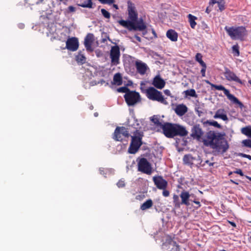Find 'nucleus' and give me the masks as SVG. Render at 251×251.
<instances>
[{
  "instance_id": "obj_24",
  "label": "nucleus",
  "mask_w": 251,
  "mask_h": 251,
  "mask_svg": "<svg viewBox=\"0 0 251 251\" xmlns=\"http://www.w3.org/2000/svg\"><path fill=\"white\" fill-rule=\"evenodd\" d=\"M119 23L120 25L124 27L127 28L129 30H133L134 28V22L132 21H125L121 20L119 21Z\"/></svg>"
},
{
  "instance_id": "obj_17",
  "label": "nucleus",
  "mask_w": 251,
  "mask_h": 251,
  "mask_svg": "<svg viewBox=\"0 0 251 251\" xmlns=\"http://www.w3.org/2000/svg\"><path fill=\"white\" fill-rule=\"evenodd\" d=\"M135 67L137 72L141 75H145L149 69L147 65L141 61H136L135 62Z\"/></svg>"
},
{
  "instance_id": "obj_20",
  "label": "nucleus",
  "mask_w": 251,
  "mask_h": 251,
  "mask_svg": "<svg viewBox=\"0 0 251 251\" xmlns=\"http://www.w3.org/2000/svg\"><path fill=\"white\" fill-rule=\"evenodd\" d=\"M201 122L204 127L213 126L219 129L222 128V126L216 121L205 120V119H202L201 120Z\"/></svg>"
},
{
  "instance_id": "obj_30",
  "label": "nucleus",
  "mask_w": 251,
  "mask_h": 251,
  "mask_svg": "<svg viewBox=\"0 0 251 251\" xmlns=\"http://www.w3.org/2000/svg\"><path fill=\"white\" fill-rule=\"evenodd\" d=\"M217 4L219 9L222 11L225 9V1H211L209 2V4L211 5H213L215 4Z\"/></svg>"
},
{
  "instance_id": "obj_7",
  "label": "nucleus",
  "mask_w": 251,
  "mask_h": 251,
  "mask_svg": "<svg viewBox=\"0 0 251 251\" xmlns=\"http://www.w3.org/2000/svg\"><path fill=\"white\" fill-rule=\"evenodd\" d=\"M138 171L144 174L150 175L152 173L151 164L145 158H140L137 164Z\"/></svg>"
},
{
  "instance_id": "obj_54",
  "label": "nucleus",
  "mask_w": 251,
  "mask_h": 251,
  "mask_svg": "<svg viewBox=\"0 0 251 251\" xmlns=\"http://www.w3.org/2000/svg\"><path fill=\"white\" fill-rule=\"evenodd\" d=\"M164 93L165 95H166L167 96H171V92L169 90H168V89L165 90L164 91Z\"/></svg>"
},
{
  "instance_id": "obj_39",
  "label": "nucleus",
  "mask_w": 251,
  "mask_h": 251,
  "mask_svg": "<svg viewBox=\"0 0 251 251\" xmlns=\"http://www.w3.org/2000/svg\"><path fill=\"white\" fill-rule=\"evenodd\" d=\"M202 56L201 53H197L195 56V60L198 62L200 64L203 65L204 64H206L202 59Z\"/></svg>"
},
{
  "instance_id": "obj_57",
  "label": "nucleus",
  "mask_w": 251,
  "mask_h": 251,
  "mask_svg": "<svg viewBox=\"0 0 251 251\" xmlns=\"http://www.w3.org/2000/svg\"><path fill=\"white\" fill-rule=\"evenodd\" d=\"M240 156H242L243 157H245V158H246L247 157V154H245V153H240V155H239Z\"/></svg>"
},
{
  "instance_id": "obj_19",
  "label": "nucleus",
  "mask_w": 251,
  "mask_h": 251,
  "mask_svg": "<svg viewBox=\"0 0 251 251\" xmlns=\"http://www.w3.org/2000/svg\"><path fill=\"white\" fill-rule=\"evenodd\" d=\"M179 196L181 198V204H184L186 206H189L190 205L189 202L190 194L188 191L185 190L182 191L181 192Z\"/></svg>"
},
{
  "instance_id": "obj_31",
  "label": "nucleus",
  "mask_w": 251,
  "mask_h": 251,
  "mask_svg": "<svg viewBox=\"0 0 251 251\" xmlns=\"http://www.w3.org/2000/svg\"><path fill=\"white\" fill-rule=\"evenodd\" d=\"M151 121L153 123L156 127H159L161 129L162 128L163 124H162V123L160 122V120L157 116L154 115L152 117L151 119Z\"/></svg>"
},
{
  "instance_id": "obj_21",
  "label": "nucleus",
  "mask_w": 251,
  "mask_h": 251,
  "mask_svg": "<svg viewBox=\"0 0 251 251\" xmlns=\"http://www.w3.org/2000/svg\"><path fill=\"white\" fill-rule=\"evenodd\" d=\"M214 119H221L224 121H228V119L224 109H218L213 116Z\"/></svg>"
},
{
  "instance_id": "obj_15",
  "label": "nucleus",
  "mask_w": 251,
  "mask_h": 251,
  "mask_svg": "<svg viewBox=\"0 0 251 251\" xmlns=\"http://www.w3.org/2000/svg\"><path fill=\"white\" fill-rule=\"evenodd\" d=\"M128 18L132 22H136L138 19V14L135 10L134 4L131 1H128Z\"/></svg>"
},
{
  "instance_id": "obj_2",
  "label": "nucleus",
  "mask_w": 251,
  "mask_h": 251,
  "mask_svg": "<svg viewBox=\"0 0 251 251\" xmlns=\"http://www.w3.org/2000/svg\"><path fill=\"white\" fill-rule=\"evenodd\" d=\"M162 129L164 135L169 138H173L177 136H186L188 133L185 127L178 124L168 122L163 124Z\"/></svg>"
},
{
  "instance_id": "obj_27",
  "label": "nucleus",
  "mask_w": 251,
  "mask_h": 251,
  "mask_svg": "<svg viewBox=\"0 0 251 251\" xmlns=\"http://www.w3.org/2000/svg\"><path fill=\"white\" fill-rule=\"evenodd\" d=\"M113 82L115 84L121 85L122 84L123 80L121 74L118 73L115 74L113 77Z\"/></svg>"
},
{
  "instance_id": "obj_11",
  "label": "nucleus",
  "mask_w": 251,
  "mask_h": 251,
  "mask_svg": "<svg viewBox=\"0 0 251 251\" xmlns=\"http://www.w3.org/2000/svg\"><path fill=\"white\" fill-rule=\"evenodd\" d=\"M203 134L204 131L199 124H196L192 127L190 136L193 139L199 141L203 136Z\"/></svg>"
},
{
  "instance_id": "obj_60",
  "label": "nucleus",
  "mask_w": 251,
  "mask_h": 251,
  "mask_svg": "<svg viewBox=\"0 0 251 251\" xmlns=\"http://www.w3.org/2000/svg\"><path fill=\"white\" fill-rule=\"evenodd\" d=\"M152 33L153 34V35H154V36H155V37H157V35H156V33H155V31L153 29H152Z\"/></svg>"
},
{
  "instance_id": "obj_16",
  "label": "nucleus",
  "mask_w": 251,
  "mask_h": 251,
  "mask_svg": "<svg viewBox=\"0 0 251 251\" xmlns=\"http://www.w3.org/2000/svg\"><path fill=\"white\" fill-rule=\"evenodd\" d=\"M95 40L94 35L93 33H88L84 38V45L88 51H93L92 45Z\"/></svg>"
},
{
  "instance_id": "obj_22",
  "label": "nucleus",
  "mask_w": 251,
  "mask_h": 251,
  "mask_svg": "<svg viewBox=\"0 0 251 251\" xmlns=\"http://www.w3.org/2000/svg\"><path fill=\"white\" fill-rule=\"evenodd\" d=\"M187 107L183 104L177 105L175 109L176 113L179 116L184 115L187 112Z\"/></svg>"
},
{
  "instance_id": "obj_13",
  "label": "nucleus",
  "mask_w": 251,
  "mask_h": 251,
  "mask_svg": "<svg viewBox=\"0 0 251 251\" xmlns=\"http://www.w3.org/2000/svg\"><path fill=\"white\" fill-rule=\"evenodd\" d=\"M66 48L68 50L75 51H76L79 47L78 40L76 37L69 38L66 42Z\"/></svg>"
},
{
  "instance_id": "obj_1",
  "label": "nucleus",
  "mask_w": 251,
  "mask_h": 251,
  "mask_svg": "<svg viewBox=\"0 0 251 251\" xmlns=\"http://www.w3.org/2000/svg\"><path fill=\"white\" fill-rule=\"evenodd\" d=\"M203 143L206 147H209L218 153L223 154L226 152L229 146L227 141L224 139L223 135L219 132L210 130L206 133Z\"/></svg>"
},
{
  "instance_id": "obj_56",
  "label": "nucleus",
  "mask_w": 251,
  "mask_h": 251,
  "mask_svg": "<svg viewBox=\"0 0 251 251\" xmlns=\"http://www.w3.org/2000/svg\"><path fill=\"white\" fill-rule=\"evenodd\" d=\"M197 112V114H198V115L200 117L201 116V114L202 113V112L201 111H199L198 110H196Z\"/></svg>"
},
{
  "instance_id": "obj_32",
  "label": "nucleus",
  "mask_w": 251,
  "mask_h": 251,
  "mask_svg": "<svg viewBox=\"0 0 251 251\" xmlns=\"http://www.w3.org/2000/svg\"><path fill=\"white\" fill-rule=\"evenodd\" d=\"M75 60L78 63L83 64L86 62V57L83 54L79 52L78 54L75 56Z\"/></svg>"
},
{
  "instance_id": "obj_36",
  "label": "nucleus",
  "mask_w": 251,
  "mask_h": 251,
  "mask_svg": "<svg viewBox=\"0 0 251 251\" xmlns=\"http://www.w3.org/2000/svg\"><path fill=\"white\" fill-rule=\"evenodd\" d=\"M241 132L243 134H244L251 138V127L246 126V127L242 128L241 129Z\"/></svg>"
},
{
  "instance_id": "obj_12",
  "label": "nucleus",
  "mask_w": 251,
  "mask_h": 251,
  "mask_svg": "<svg viewBox=\"0 0 251 251\" xmlns=\"http://www.w3.org/2000/svg\"><path fill=\"white\" fill-rule=\"evenodd\" d=\"M224 69L225 72L224 73V75L226 80L229 81H233L241 84H243L242 81L233 72L230 70L227 67H225Z\"/></svg>"
},
{
  "instance_id": "obj_3",
  "label": "nucleus",
  "mask_w": 251,
  "mask_h": 251,
  "mask_svg": "<svg viewBox=\"0 0 251 251\" xmlns=\"http://www.w3.org/2000/svg\"><path fill=\"white\" fill-rule=\"evenodd\" d=\"M143 136V132L138 130H136L134 132V135L131 136V142L128 149L129 153L135 154L137 152L143 144L142 139Z\"/></svg>"
},
{
  "instance_id": "obj_58",
  "label": "nucleus",
  "mask_w": 251,
  "mask_h": 251,
  "mask_svg": "<svg viewBox=\"0 0 251 251\" xmlns=\"http://www.w3.org/2000/svg\"><path fill=\"white\" fill-rule=\"evenodd\" d=\"M230 181L231 183H233V184H236V185H238V184H239V183H238V182H236V181H234V180H232V179H230Z\"/></svg>"
},
{
  "instance_id": "obj_18",
  "label": "nucleus",
  "mask_w": 251,
  "mask_h": 251,
  "mask_svg": "<svg viewBox=\"0 0 251 251\" xmlns=\"http://www.w3.org/2000/svg\"><path fill=\"white\" fill-rule=\"evenodd\" d=\"M152 84L155 88L161 89L165 86V82L159 75H157L154 77Z\"/></svg>"
},
{
  "instance_id": "obj_14",
  "label": "nucleus",
  "mask_w": 251,
  "mask_h": 251,
  "mask_svg": "<svg viewBox=\"0 0 251 251\" xmlns=\"http://www.w3.org/2000/svg\"><path fill=\"white\" fill-rule=\"evenodd\" d=\"M152 179L154 184L158 189L160 190L166 189L168 182L162 176H154Z\"/></svg>"
},
{
  "instance_id": "obj_48",
  "label": "nucleus",
  "mask_w": 251,
  "mask_h": 251,
  "mask_svg": "<svg viewBox=\"0 0 251 251\" xmlns=\"http://www.w3.org/2000/svg\"><path fill=\"white\" fill-rule=\"evenodd\" d=\"M205 164H208V165H209V166H213V165H214V163H213V162H212H212H210L209 160H206V161L204 162V163H203V164H201V166H204V165H205Z\"/></svg>"
},
{
  "instance_id": "obj_50",
  "label": "nucleus",
  "mask_w": 251,
  "mask_h": 251,
  "mask_svg": "<svg viewBox=\"0 0 251 251\" xmlns=\"http://www.w3.org/2000/svg\"><path fill=\"white\" fill-rule=\"evenodd\" d=\"M234 173L235 174H239L241 176H244V174H243V173L242 170H241L240 169H237L234 172Z\"/></svg>"
},
{
  "instance_id": "obj_25",
  "label": "nucleus",
  "mask_w": 251,
  "mask_h": 251,
  "mask_svg": "<svg viewBox=\"0 0 251 251\" xmlns=\"http://www.w3.org/2000/svg\"><path fill=\"white\" fill-rule=\"evenodd\" d=\"M166 36L173 42H176L178 38L177 33L173 29H169L167 31Z\"/></svg>"
},
{
  "instance_id": "obj_47",
  "label": "nucleus",
  "mask_w": 251,
  "mask_h": 251,
  "mask_svg": "<svg viewBox=\"0 0 251 251\" xmlns=\"http://www.w3.org/2000/svg\"><path fill=\"white\" fill-rule=\"evenodd\" d=\"M163 191V192H162V194H163V196L165 197H167L169 196L170 195V192L168 190H167L166 189H162Z\"/></svg>"
},
{
  "instance_id": "obj_59",
  "label": "nucleus",
  "mask_w": 251,
  "mask_h": 251,
  "mask_svg": "<svg viewBox=\"0 0 251 251\" xmlns=\"http://www.w3.org/2000/svg\"><path fill=\"white\" fill-rule=\"evenodd\" d=\"M229 223H230V225H231V226H234V227H235V226H236V224H235V223H234V222H230Z\"/></svg>"
},
{
  "instance_id": "obj_28",
  "label": "nucleus",
  "mask_w": 251,
  "mask_h": 251,
  "mask_svg": "<svg viewBox=\"0 0 251 251\" xmlns=\"http://www.w3.org/2000/svg\"><path fill=\"white\" fill-rule=\"evenodd\" d=\"M188 21L190 23L191 27L193 29H195L196 25H197V23L195 22V20L197 19V18L196 16H193L191 14H189L188 15Z\"/></svg>"
},
{
  "instance_id": "obj_38",
  "label": "nucleus",
  "mask_w": 251,
  "mask_h": 251,
  "mask_svg": "<svg viewBox=\"0 0 251 251\" xmlns=\"http://www.w3.org/2000/svg\"><path fill=\"white\" fill-rule=\"evenodd\" d=\"M78 5L82 7L92 8L93 5L92 1H83V2L78 3Z\"/></svg>"
},
{
  "instance_id": "obj_8",
  "label": "nucleus",
  "mask_w": 251,
  "mask_h": 251,
  "mask_svg": "<svg viewBox=\"0 0 251 251\" xmlns=\"http://www.w3.org/2000/svg\"><path fill=\"white\" fill-rule=\"evenodd\" d=\"M129 132L124 126H117L115 129L113 138L117 141H122L125 138L128 137Z\"/></svg>"
},
{
  "instance_id": "obj_46",
  "label": "nucleus",
  "mask_w": 251,
  "mask_h": 251,
  "mask_svg": "<svg viewBox=\"0 0 251 251\" xmlns=\"http://www.w3.org/2000/svg\"><path fill=\"white\" fill-rule=\"evenodd\" d=\"M202 67V69L201 70V73L202 77H204L205 76V72L206 70V64H204L203 65H201Z\"/></svg>"
},
{
  "instance_id": "obj_40",
  "label": "nucleus",
  "mask_w": 251,
  "mask_h": 251,
  "mask_svg": "<svg viewBox=\"0 0 251 251\" xmlns=\"http://www.w3.org/2000/svg\"><path fill=\"white\" fill-rule=\"evenodd\" d=\"M50 15H47V16L42 15L40 17V20H44V21L43 22L44 24L49 25V24L50 23V22L49 21V20L50 19Z\"/></svg>"
},
{
  "instance_id": "obj_55",
  "label": "nucleus",
  "mask_w": 251,
  "mask_h": 251,
  "mask_svg": "<svg viewBox=\"0 0 251 251\" xmlns=\"http://www.w3.org/2000/svg\"><path fill=\"white\" fill-rule=\"evenodd\" d=\"M135 38L139 42H141V38L138 36L137 35H135L134 36Z\"/></svg>"
},
{
  "instance_id": "obj_43",
  "label": "nucleus",
  "mask_w": 251,
  "mask_h": 251,
  "mask_svg": "<svg viewBox=\"0 0 251 251\" xmlns=\"http://www.w3.org/2000/svg\"><path fill=\"white\" fill-rule=\"evenodd\" d=\"M232 51L233 52H235L236 56H239L240 54L239 46L238 45H234L232 47Z\"/></svg>"
},
{
  "instance_id": "obj_62",
  "label": "nucleus",
  "mask_w": 251,
  "mask_h": 251,
  "mask_svg": "<svg viewBox=\"0 0 251 251\" xmlns=\"http://www.w3.org/2000/svg\"><path fill=\"white\" fill-rule=\"evenodd\" d=\"M147 31H143V33H142V34L143 36L145 35L147 33Z\"/></svg>"
},
{
  "instance_id": "obj_5",
  "label": "nucleus",
  "mask_w": 251,
  "mask_h": 251,
  "mask_svg": "<svg viewBox=\"0 0 251 251\" xmlns=\"http://www.w3.org/2000/svg\"><path fill=\"white\" fill-rule=\"evenodd\" d=\"M145 93L147 97L150 100L157 101L164 104L168 103L164 99L162 93L153 87H150L147 89L145 90Z\"/></svg>"
},
{
  "instance_id": "obj_26",
  "label": "nucleus",
  "mask_w": 251,
  "mask_h": 251,
  "mask_svg": "<svg viewBox=\"0 0 251 251\" xmlns=\"http://www.w3.org/2000/svg\"><path fill=\"white\" fill-rule=\"evenodd\" d=\"M195 158L193 157L191 154H186L184 156L183 161L185 164L191 166L193 164V161Z\"/></svg>"
},
{
  "instance_id": "obj_33",
  "label": "nucleus",
  "mask_w": 251,
  "mask_h": 251,
  "mask_svg": "<svg viewBox=\"0 0 251 251\" xmlns=\"http://www.w3.org/2000/svg\"><path fill=\"white\" fill-rule=\"evenodd\" d=\"M173 204L176 208H179L181 204V201H179V197L176 194H174L173 197Z\"/></svg>"
},
{
  "instance_id": "obj_35",
  "label": "nucleus",
  "mask_w": 251,
  "mask_h": 251,
  "mask_svg": "<svg viewBox=\"0 0 251 251\" xmlns=\"http://www.w3.org/2000/svg\"><path fill=\"white\" fill-rule=\"evenodd\" d=\"M167 251H181L179 246L177 244H171L167 248Z\"/></svg>"
},
{
  "instance_id": "obj_42",
  "label": "nucleus",
  "mask_w": 251,
  "mask_h": 251,
  "mask_svg": "<svg viewBox=\"0 0 251 251\" xmlns=\"http://www.w3.org/2000/svg\"><path fill=\"white\" fill-rule=\"evenodd\" d=\"M244 146L251 148V140L246 139L242 142Z\"/></svg>"
},
{
  "instance_id": "obj_52",
  "label": "nucleus",
  "mask_w": 251,
  "mask_h": 251,
  "mask_svg": "<svg viewBox=\"0 0 251 251\" xmlns=\"http://www.w3.org/2000/svg\"><path fill=\"white\" fill-rule=\"evenodd\" d=\"M190 201H192V202H193L194 203H196L198 205L196 207V208H198L201 207V204L200 202L199 201H196V200H194V201L190 200Z\"/></svg>"
},
{
  "instance_id": "obj_49",
  "label": "nucleus",
  "mask_w": 251,
  "mask_h": 251,
  "mask_svg": "<svg viewBox=\"0 0 251 251\" xmlns=\"http://www.w3.org/2000/svg\"><path fill=\"white\" fill-rule=\"evenodd\" d=\"M69 12H74L75 11V8L73 6H69L68 8Z\"/></svg>"
},
{
  "instance_id": "obj_64",
  "label": "nucleus",
  "mask_w": 251,
  "mask_h": 251,
  "mask_svg": "<svg viewBox=\"0 0 251 251\" xmlns=\"http://www.w3.org/2000/svg\"><path fill=\"white\" fill-rule=\"evenodd\" d=\"M247 178L249 179L250 181H251V177L250 176H247Z\"/></svg>"
},
{
  "instance_id": "obj_4",
  "label": "nucleus",
  "mask_w": 251,
  "mask_h": 251,
  "mask_svg": "<svg viewBox=\"0 0 251 251\" xmlns=\"http://www.w3.org/2000/svg\"><path fill=\"white\" fill-rule=\"evenodd\" d=\"M227 34L232 40L240 39L242 40L247 35V30L244 26H227L225 27Z\"/></svg>"
},
{
  "instance_id": "obj_6",
  "label": "nucleus",
  "mask_w": 251,
  "mask_h": 251,
  "mask_svg": "<svg viewBox=\"0 0 251 251\" xmlns=\"http://www.w3.org/2000/svg\"><path fill=\"white\" fill-rule=\"evenodd\" d=\"M211 86L216 90L223 91L224 94L227 98L233 103L238 104L241 109L244 107V104L236 97L231 94L229 90L226 89L224 86L222 85H217L215 84H211Z\"/></svg>"
},
{
  "instance_id": "obj_29",
  "label": "nucleus",
  "mask_w": 251,
  "mask_h": 251,
  "mask_svg": "<svg viewBox=\"0 0 251 251\" xmlns=\"http://www.w3.org/2000/svg\"><path fill=\"white\" fill-rule=\"evenodd\" d=\"M153 205V202L151 200L149 199L144 202L140 206V209L142 210H145L147 209L150 208Z\"/></svg>"
},
{
  "instance_id": "obj_51",
  "label": "nucleus",
  "mask_w": 251,
  "mask_h": 251,
  "mask_svg": "<svg viewBox=\"0 0 251 251\" xmlns=\"http://www.w3.org/2000/svg\"><path fill=\"white\" fill-rule=\"evenodd\" d=\"M100 173L102 175H106L105 169L103 168H100L99 169Z\"/></svg>"
},
{
  "instance_id": "obj_63",
  "label": "nucleus",
  "mask_w": 251,
  "mask_h": 251,
  "mask_svg": "<svg viewBox=\"0 0 251 251\" xmlns=\"http://www.w3.org/2000/svg\"><path fill=\"white\" fill-rule=\"evenodd\" d=\"M43 1H42V0H41V1H37V2H36V4H39L40 3H42Z\"/></svg>"
},
{
  "instance_id": "obj_9",
  "label": "nucleus",
  "mask_w": 251,
  "mask_h": 251,
  "mask_svg": "<svg viewBox=\"0 0 251 251\" xmlns=\"http://www.w3.org/2000/svg\"><path fill=\"white\" fill-rule=\"evenodd\" d=\"M124 98L129 106H132L140 100V96L139 93L130 91L124 95Z\"/></svg>"
},
{
  "instance_id": "obj_41",
  "label": "nucleus",
  "mask_w": 251,
  "mask_h": 251,
  "mask_svg": "<svg viewBox=\"0 0 251 251\" xmlns=\"http://www.w3.org/2000/svg\"><path fill=\"white\" fill-rule=\"evenodd\" d=\"M117 91L120 93H125L126 94V93H128L130 90L129 88H128L126 86L120 87L117 89Z\"/></svg>"
},
{
  "instance_id": "obj_37",
  "label": "nucleus",
  "mask_w": 251,
  "mask_h": 251,
  "mask_svg": "<svg viewBox=\"0 0 251 251\" xmlns=\"http://www.w3.org/2000/svg\"><path fill=\"white\" fill-rule=\"evenodd\" d=\"M173 243L176 244V241H175L174 240H173V239H172V238L171 236H168L167 237L166 242L163 244V246L167 248L168 247L170 246L171 244H173Z\"/></svg>"
},
{
  "instance_id": "obj_10",
  "label": "nucleus",
  "mask_w": 251,
  "mask_h": 251,
  "mask_svg": "<svg viewBox=\"0 0 251 251\" xmlns=\"http://www.w3.org/2000/svg\"><path fill=\"white\" fill-rule=\"evenodd\" d=\"M120 50L118 46H115L111 47L110 57L111 60L112 65H117L120 63Z\"/></svg>"
},
{
  "instance_id": "obj_61",
  "label": "nucleus",
  "mask_w": 251,
  "mask_h": 251,
  "mask_svg": "<svg viewBox=\"0 0 251 251\" xmlns=\"http://www.w3.org/2000/svg\"><path fill=\"white\" fill-rule=\"evenodd\" d=\"M246 158H248V159H250V160H251V156L250 155H248V154H247V157H246Z\"/></svg>"
},
{
  "instance_id": "obj_44",
  "label": "nucleus",
  "mask_w": 251,
  "mask_h": 251,
  "mask_svg": "<svg viewBox=\"0 0 251 251\" xmlns=\"http://www.w3.org/2000/svg\"><path fill=\"white\" fill-rule=\"evenodd\" d=\"M126 185L125 180L124 179H120L117 183V186L118 188H124Z\"/></svg>"
},
{
  "instance_id": "obj_34",
  "label": "nucleus",
  "mask_w": 251,
  "mask_h": 251,
  "mask_svg": "<svg viewBox=\"0 0 251 251\" xmlns=\"http://www.w3.org/2000/svg\"><path fill=\"white\" fill-rule=\"evenodd\" d=\"M185 95V97L187 96H191L192 97L197 98L198 97L195 90L194 89H188L183 92Z\"/></svg>"
},
{
  "instance_id": "obj_53",
  "label": "nucleus",
  "mask_w": 251,
  "mask_h": 251,
  "mask_svg": "<svg viewBox=\"0 0 251 251\" xmlns=\"http://www.w3.org/2000/svg\"><path fill=\"white\" fill-rule=\"evenodd\" d=\"M115 1H100V2L101 3H103V4L108 3V4H109L113 3Z\"/></svg>"
},
{
  "instance_id": "obj_23",
  "label": "nucleus",
  "mask_w": 251,
  "mask_h": 251,
  "mask_svg": "<svg viewBox=\"0 0 251 251\" xmlns=\"http://www.w3.org/2000/svg\"><path fill=\"white\" fill-rule=\"evenodd\" d=\"M147 26L142 19L139 21H136L134 22V30L144 31L146 29Z\"/></svg>"
},
{
  "instance_id": "obj_45",
  "label": "nucleus",
  "mask_w": 251,
  "mask_h": 251,
  "mask_svg": "<svg viewBox=\"0 0 251 251\" xmlns=\"http://www.w3.org/2000/svg\"><path fill=\"white\" fill-rule=\"evenodd\" d=\"M101 12L102 15L106 18L109 19L110 17V14L109 12L104 9H101Z\"/></svg>"
}]
</instances>
